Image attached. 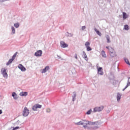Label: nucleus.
<instances>
[{"instance_id":"1","label":"nucleus","mask_w":130,"mask_h":130,"mask_svg":"<svg viewBox=\"0 0 130 130\" xmlns=\"http://www.w3.org/2000/svg\"><path fill=\"white\" fill-rule=\"evenodd\" d=\"M89 125H91L93 128H98L99 126V122H90Z\"/></svg>"},{"instance_id":"2","label":"nucleus","mask_w":130,"mask_h":130,"mask_svg":"<svg viewBox=\"0 0 130 130\" xmlns=\"http://www.w3.org/2000/svg\"><path fill=\"white\" fill-rule=\"evenodd\" d=\"M22 115L23 116H24L25 117H26V116H28V115H29V110H28V109L27 108V107H25L23 112H22Z\"/></svg>"},{"instance_id":"3","label":"nucleus","mask_w":130,"mask_h":130,"mask_svg":"<svg viewBox=\"0 0 130 130\" xmlns=\"http://www.w3.org/2000/svg\"><path fill=\"white\" fill-rule=\"evenodd\" d=\"M1 73L4 78H8V73H7V70H6V69L2 68L1 70Z\"/></svg>"},{"instance_id":"4","label":"nucleus","mask_w":130,"mask_h":130,"mask_svg":"<svg viewBox=\"0 0 130 130\" xmlns=\"http://www.w3.org/2000/svg\"><path fill=\"white\" fill-rule=\"evenodd\" d=\"M104 108V107L103 106L97 107L94 108L93 111L94 112H100V111H102Z\"/></svg>"},{"instance_id":"5","label":"nucleus","mask_w":130,"mask_h":130,"mask_svg":"<svg viewBox=\"0 0 130 130\" xmlns=\"http://www.w3.org/2000/svg\"><path fill=\"white\" fill-rule=\"evenodd\" d=\"M90 43L89 42H86L85 44L87 51H91L92 50V48L90 47Z\"/></svg>"},{"instance_id":"6","label":"nucleus","mask_w":130,"mask_h":130,"mask_svg":"<svg viewBox=\"0 0 130 130\" xmlns=\"http://www.w3.org/2000/svg\"><path fill=\"white\" fill-rule=\"evenodd\" d=\"M82 125H83V127H84L85 128L87 127V125H88V124L90 125V122L88 121L87 120H82Z\"/></svg>"},{"instance_id":"7","label":"nucleus","mask_w":130,"mask_h":130,"mask_svg":"<svg viewBox=\"0 0 130 130\" xmlns=\"http://www.w3.org/2000/svg\"><path fill=\"white\" fill-rule=\"evenodd\" d=\"M96 69L98 70V74L99 75H102L104 74L103 69H102V67H98V66H97Z\"/></svg>"},{"instance_id":"8","label":"nucleus","mask_w":130,"mask_h":130,"mask_svg":"<svg viewBox=\"0 0 130 130\" xmlns=\"http://www.w3.org/2000/svg\"><path fill=\"white\" fill-rule=\"evenodd\" d=\"M41 107H42V106L41 105L37 104L32 107V109L35 111L37 110L38 108H41Z\"/></svg>"},{"instance_id":"9","label":"nucleus","mask_w":130,"mask_h":130,"mask_svg":"<svg viewBox=\"0 0 130 130\" xmlns=\"http://www.w3.org/2000/svg\"><path fill=\"white\" fill-rule=\"evenodd\" d=\"M60 46L61 47H62L63 48H66V47H68L69 46V45H68V44H66V43H64V42L63 41H61Z\"/></svg>"},{"instance_id":"10","label":"nucleus","mask_w":130,"mask_h":130,"mask_svg":"<svg viewBox=\"0 0 130 130\" xmlns=\"http://www.w3.org/2000/svg\"><path fill=\"white\" fill-rule=\"evenodd\" d=\"M18 68L19 70H21V71H22V72H25V71H26V68L25 67H24V66H23V65H22V64H19L18 65Z\"/></svg>"},{"instance_id":"11","label":"nucleus","mask_w":130,"mask_h":130,"mask_svg":"<svg viewBox=\"0 0 130 130\" xmlns=\"http://www.w3.org/2000/svg\"><path fill=\"white\" fill-rule=\"evenodd\" d=\"M35 55L36 56H41L42 55V50H38L35 53Z\"/></svg>"},{"instance_id":"12","label":"nucleus","mask_w":130,"mask_h":130,"mask_svg":"<svg viewBox=\"0 0 130 130\" xmlns=\"http://www.w3.org/2000/svg\"><path fill=\"white\" fill-rule=\"evenodd\" d=\"M49 67L48 66L46 67L42 71V74H44V73H46L47 71H49Z\"/></svg>"},{"instance_id":"13","label":"nucleus","mask_w":130,"mask_h":130,"mask_svg":"<svg viewBox=\"0 0 130 130\" xmlns=\"http://www.w3.org/2000/svg\"><path fill=\"white\" fill-rule=\"evenodd\" d=\"M19 95L22 96H26L27 95H28V92L22 91L20 93Z\"/></svg>"},{"instance_id":"14","label":"nucleus","mask_w":130,"mask_h":130,"mask_svg":"<svg viewBox=\"0 0 130 130\" xmlns=\"http://www.w3.org/2000/svg\"><path fill=\"white\" fill-rule=\"evenodd\" d=\"M110 55L111 56V57H115V56H116V52H115V51L114 52H112L111 53H110Z\"/></svg>"},{"instance_id":"15","label":"nucleus","mask_w":130,"mask_h":130,"mask_svg":"<svg viewBox=\"0 0 130 130\" xmlns=\"http://www.w3.org/2000/svg\"><path fill=\"white\" fill-rule=\"evenodd\" d=\"M83 57L85 59V60H88V57H87V54H86V52L84 51L83 52Z\"/></svg>"},{"instance_id":"16","label":"nucleus","mask_w":130,"mask_h":130,"mask_svg":"<svg viewBox=\"0 0 130 130\" xmlns=\"http://www.w3.org/2000/svg\"><path fill=\"white\" fill-rule=\"evenodd\" d=\"M106 48L109 50L110 53L114 52V49H113V48H112V47L109 48V47H106Z\"/></svg>"},{"instance_id":"17","label":"nucleus","mask_w":130,"mask_h":130,"mask_svg":"<svg viewBox=\"0 0 130 130\" xmlns=\"http://www.w3.org/2000/svg\"><path fill=\"white\" fill-rule=\"evenodd\" d=\"M13 60H14V59L12 58L11 59H10L9 60V61H8V62L7 63V66H9V64H11V63H12V62H13Z\"/></svg>"},{"instance_id":"18","label":"nucleus","mask_w":130,"mask_h":130,"mask_svg":"<svg viewBox=\"0 0 130 130\" xmlns=\"http://www.w3.org/2000/svg\"><path fill=\"white\" fill-rule=\"evenodd\" d=\"M94 31L96 32V33L98 34V35H99V36H101L102 34L97 28H94Z\"/></svg>"},{"instance_id":"19","label":"nucleus","mask_w":130,"mask_h":130,"mask_svg":"<svg viewBox=\"0 0 130 130\" xmlns=\"http://www.w3.org/2000/svg\"><path fill=\"white\" fill-rule=\"evenodd\" d=\"M127 18V15L125 13V12H123V20H125Z\"/></svg>"},{"instance_id":"20","label":"nucleus","mask_w":130,"mask_h":130,"mask_svg":"<svg viewBox=\"0 0 130 130\" xmlns=\"http://www.w3.org/2000/svg\"><path fill=\"white\" fill-rule=\"evenodd\" d=\"M120 98H121V95L119 93H117V101H119L120 100Z\"/></svg>"},{"instance_id":"21","label":"nucleus","mask_w":130,"mask_h":130,"mask_svg":"<svg viewBox=\"0 0 130 130\" xmlns=\"http://www.w3.org/2000/svg\"><path fill=\"white\" fill-rule=\"evenodd\" d=\"M12 96H13L14 99H15V100L18 99V96H17V94L15 93V92H13L12 93Z\"/></svg>"},{"instance_id":"22","label":"nucleus","mask_w":130,"mask_h":130,"mask_svg":"<svg viewBox=\"0 0 130 130\" xmlns=\"http://www.w3.org/2000/svg\"><path fill=\"white\" fill-rule=\"evenodd\" d=\"M102 55L103 57H106V53H105V51L103 50L102 51Z\"/></svg>"},{"instance_id":"23","label":"nucleus","mask_w":130,"mask_h":130,"mask_svg":"<svg viewBox=\"0 0 130 130\" xmlns=\"http://www.w3.org/2000/svg\"><path fill=\"white\" fill-rule=\"evenodd\" d=\"M106 39H107L108 43H110L111 41H110V38L109 37V36H107Z\"/></svg>"},{"instance_id":"24","label":"nucleus","mask_w":130,"mask_h":130,"mask_svg":"<svg viewBox=\"0 0 130 130\" xmlns=\"http://www.w3.org/2000/svg\"><path fill=\"white\" fill-rule=\"evenodd\" d=\"M76 125H82V121H79L78 122L75 123Z\"/></svg>"},{"instance_id":"25","label":"nucleus","mask_w":130,"mask_h":130,"mask_svg":"<svg viewBox=\"0 0 130 130\" xmlns=\"http://www.w3.org/2000/svg\"><path fill=\"white\" fill-rule=\"evenodd\" d=\"M15 32H16V30H15V27H14L13 26H12V33L13 34H15Z\"/></svg>"},{"instance_id":"26","label":"nucleus","mask_w":130,"mask_h":130,"mask_svg":"<svg viewBox=\"0 0 130 130\" xmlns=\"http://www.w3.org/2000/svg\"><path fill=\"white\" fill-rule=\"evenodd\" d=\"M124 29L125 30H129V27H128V25H125L124 26Z\"/></svg>"},{"instance_id":"27","label":"nucleus","mask_w":130,"mask_h":130,"mask_svg":"<svg viewBox=\"0 0 130 130\" xmlns=\"http://www.w3.org/2000/svg\"><path fill=\"white\" fill-rule=\"evenodd\" d=\"M17 54H18V52H16L12 56V58L13 59H15V58H16V56H17Z\"/></svg>"},{"instance_id":"28","label":"nucleus","mask_w":130,"mask_h":130,"mask_svg":"<svg viewBox=\"0 0 130 130\" xmlns=\"http://www.w3.org/2000/svg\"><path fill=\"white\" fill-rule=\"evenodd\" d=\"M124 60L126 63H127V64H128L129 66H130V63H129V61H128V59H127V58H125Z\"/></svg>"},{"instance_id":"29","label":"nucleus","mask_w":130,"mask_h":130,"mask_svg":"<svg viewBox=\"0 0 130 130\" xmlns=\"http://www.w3.org/2000/svg\"><path fill=\"white\" fill-rule=\"evenodd\" d=\"M19 26H20V24H19V23L14 24V27H15V28H19Z\"/></svg>"},{"instance_id":"30","label":"nucleus","mask_w":130,"mask_h":130,"mask_svg":"<svg viewBox=\"0 0 130 130\" xmlns=\"http://www.w3.org/2000/svg\"><path fill=\"white\" fill-rule=\"evenodd\" d=\"M76 96H77V95L76 94V93H75L74 94V96H73V101H75V100L76 99Z\"/></svg>"},{"instance_id":"31","label":"nucleus","mask_w":130,"mask_h":130,"mask_svg":"<svg viewBox=\"0 0 130 130\" xmlns=\"http://www.w3.org/2000/svg\"><path fill=\"white\" fill-rule=\"evenodd\" d=\"M91 112H92V110H89V111H88L87 112H86V114H91Z\"/></svg>"},{"instance_id":"32","label":"nucleus","mask_w":130,"mask_h":130,"mask_svg":"<svg viewBox=\"0 0 130 130\" xmlns=\"http://www.w3.org/2000/svg\"><path fill=\"white\" fill-rule=\"evenodd\" d=\"M17 129H19V126H16L15 127H14L12 130H17Z\"/></svg>"},{"instance_id":"33","label":"nucleus","mask_w":130,"mask_h":130,"mask_svg":"<svg viewBox=\"0 0 130 130\" xmlns=\"http://www.w3.org/2000/svg\"><path fill=\"white\" fill-rule=\"evenodd\" d=\"M128 86H130V83L129 82L127 83V85H126V86L125 87V88H127V87H128Z\"/></svg>"},{"instance_id":"34","label":"nucleus","mask_w":130,"mask_h":130,"mask_svg":"<svg viewBox=\"0 0 130 130\" xmlns=\"http://www.w3.org/2000/svg\"><path fill=\"white\" fill-rule=\"evenodd\" d=\"M85 29H86V26H83L82 27V30H85Z\"/></svg>"},{"instance_id":"35","label":"nucleus","mask_w":130,"mask_h":130,"mask_svg":"<svg viewBox=\"0 0 130 130\" xmlns=\"http://www.w3.org/2000/svg\"><path fill=\"white\" fill-rule=\"evenodd\" d=\"M75 58H76V59H78V56L77 54L75 55Z\"/></svg>"},{"instance_id":"36","label":"nucleus","mask_w":130,"mask_h":130,"mask_svg":"<svg viewBox=\"0 0 130 130\" xmlns=\"http://www.w3.org/2000/svg\"><path fill=\"white\" fill-rule=\"evenodd\" d=\"M47 112H50V109H47Z\"/></svg>"},{"instance_id":"37","label":"nucleus","mask_w":130,"mask_h":130,"mask_svg":"<svg viewBox=\"0 0 130 130\" xmlns=\"http://www.w3.org/2000/svg\"><path fill=\"white\" fill-rule=\"evenodd\" d=\"M2 113H3V111H2V110H0V114H2Z\"/></svg>"},{"instance_id":"38","label":"nucleus","mask_w":130,"mask_h":130,"mask_svg":"<svg viewBox=\"0 0 130 130\" xmlns=\"http://www.w3.org/2000/svg\"><path fill=\"white\" fill-rule=\"evenodd\" d=\"M125 89H126V88H125V87L124 89H123V91H124V90H125Z\"/></svg>"}]
</instances>
